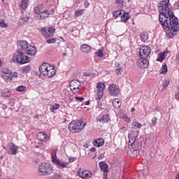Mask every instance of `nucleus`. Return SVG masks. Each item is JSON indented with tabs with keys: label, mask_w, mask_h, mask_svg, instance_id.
Wrapping results in <instances>:
<instances>
[{
	"label": "nucleus",
	"mask_w": 179,
	"mask_h": 179,
	"mask_svg": "<svg viewBox=\"0 0 179 179\" xmlns=\"http://www.w3.org/2000/svg\"><path fill=\"white\" fill-rule=\"evenodd\" d=\"M39 72L41 76L50 79V78L55 76V73H57V70H55V67H54V66L50 65L48 63H43L39 67Z\"/></svg>",
	"instance_id": "2"
},
{
	"label": "nucleus",
	"mask_w": 179,
	"mask_h": 179,
	"mask_svg": "<svg viewBox=\"0 0 179 179\" xmlns=\"http://www.w3.org/2000/svg\"><path fill=\"white\" fill-rule=\"evenodd\" d=\"M169 85H170V80H165L162 84L163 88L167 89V87H169Z\"/></svg>",
	"instance_id": "44"
},
{
	"label": "nucleus",
	"mask_w": 179,
	"mask_h": 179,
	"mask_svg": "<svg viewBox=\"0 0 179 179\" xmlns=\"http://www.w3.org/2000/svg\"><path fill=\"white\" fill-rule=\"evenodd\" d=\"M120 130L123 131L124 132H127V127H120Z\"/></svg>",
	"instance_id": "53"
},
{
	"label": "nucleus",
	"mask_w": 179,
	"mask_h": 179,
	"mask_svg": "<svg viewBox=\"0 0 179 179\" xmlns=\"http://www.w3.org/2000/svg\"><path fill=\"white\" fill-rule=\"evenodd\" d=\"M0 27H2L3 29H6V27H8V24L5 23V21L3 20L0 19Z\"/></svg>",
	"instance_id": "41"
},
{
	"label": "nucleus",
	"mask_w": 179,
	"mask_h": 179,
	"mask_svg": "<svg viewBox=\"0 0 179 179\" xmlns=\"http://www.w3.org/2000/svg\"><path fill=\"white\" fill-rule=\"evenodd\" d=\"M121 100L118 98H115L113 101V106L115 108H120L121 107Z\"/></svg>",
	"instance_id": "28"
},
{
	"label": "nucleus",
	"mask_w": 179,
	"mask_h": 179,
	"mask_svg": "<svg viewBox=\"0 0 179 179\" xmlns=\"http://www.w3.org/2000/svg\"><path fill=\"white\" fill-rule=\"evenodd\" d=\"M76 101H78V103H82V101H85V98L80 97V96H76Z\"/></svg>",
	"instance_id": "46"
},
{
	"label": "nucleus",
	"mask_w": 179,
	"mask_h": 179,
	"mask_svg": "<svg viewBox=\"0 0 179 179\" xmlns=\"http://www.w3.org/2000/svg\"><path fill=\"white\" fill-rule=\"evenodd\" d=\"M121 22L127 23L129 20V13H125V10H122V14L120 16Z\"/></svg>",
	"instance_id": "24"
},
{
	"label": "nucleus",
	"mask_w": 179,
	"mask_h": 179,
	"mask_svg": "<svg viewBox=\"0 0 179 179\" xmlns=\"http://www.w3.org/2000/svg\"><path fill=\"white\" fill-rule=\"evenodd\" d=\"M84 5L86 8H87V6H89V1H85Z\"/></svg>",
	"instance_id": "55"
},
{
	"label": "nucleus",
	"mask_w": 179,
	"mask_h": 179,
	"mask_svg": "<svg viewBox=\"0 0 179 179\" xmlns=\"http://www.w3.org/2000/svg\"><path fill=\"white\" fill-rule=\"evenodd\" d=\"M17 45H20V48H22L23 51H27V48H29V46L30 45L27 44V41H19Z\"/></svg>",
	"instance_id": "22"
},
{
	"label": "nucleus",
	"mask_w": 179,
	"mask_h": 179,
	"mask_svg": "<svg viewBox=\"0 0 179 179\" xmlns=\"http://www.w3.org/2000/svg\"><path fill=\"white\" fill-rule=\"evenodd\" d=\"M176 100H178V101H179V91L176 94Z\"/></svg>",
	"instance_id": "51"
},
{
	"label": "nucleus",
	"mask_w": 179,
	"mask_h": 179,
	"mask_svg": "<svg viewBox=\"0 0 179 179\" xmlns=\"http://www.w3.org/2000/svg\"><path fill=\"white\" fill-rule=\"evenodd\" d=\"M164 57H165L164 53L159 54V57L157 59V61H158L159 62H163V61H164L166 58Z\"/></svg>",
	"instance_id": "36"
},
{
	"label": "nucleus",
	"mask_w": 179,
	"mask_h": 179,
	"mask_svg": "<svg viewBox=\"0 0 179 179\" xmlns=\"http://www.w3.org/2000/svg\"><path fill=\"white\" fill-rule=\"evenodd\" d=\"M122 67H119L118 69H115V73L117 76L122 75Z\"/></svg>",
	"instance_id": "45"
},
{
	"label": "nucleus",
	"mask_w": 179,
	"mask_h": 179,
	"mask_svg": "<svg viewBox=\"0 0 179 179\" xmlns=\"http://www.w3.org/2000/svg\"><path fill=\"white\" fill-rule=\"evenodd\" d=\"M140 38L143 43H146L148 38H149V35H148L147 32H142L140 34Z\"/></svg>",
	"instance_id": "29"
},
{
	"label": "nucleus",
	"mask_w": 179,
	"mask_h": 179,
	"mask_svg": "<svg viewBox=\"0 0 179 179\" xmlns=\"http://www.w3.org/2000/svg\"><path fill=\"white\" fill-rule=\"evenodd\" d=\"M97 121L99 122H101L102 124H107L110 121V115H103L101 119H98Z\"/></svg>",
	"instance_id": "26"
},
{
	"label": "nucleus",
	"mask_w": 179,
	"mask_h": 179,
	"mask_svg": "<svg viewBox=\"0 0 179 179\" xmlns=\"http://www.w3.org/2000/svg\"><path fill=\"white\" fill-rule=\"evenodd\" d=\"M170 0H162L158 3V10L159 13V20L164 30H169V27H172L173 31H178V19L174 15V13L169 7Z\"/></svg>",
	"instance_id": "1"
},
{
	"label": "nucleus",
	"mask_w": 179,
	"mask_h": 179,
	"mask_svg": "<svg viewBox=\"0 0 179 179\" xmlns=\"http://www.w3.org/2000/svg\"><path fill=\"white\" fill-rule=\"evenodd\" d=\"M137 66L141 68V69H146L149 66V60L148 58L141 57L137 61Z\"/></svg>",
	"instance_id": "14"
},
{
	"label": "nucleus",
	"mask_w": 179,
	"mask_h": 179,
	"mask_svg": "<svg viewBox=\"0 0 179 179\" xmlns=\"http://www.w3.org/2000/svg\"><path fill=\"white\" fill-rule=\"evenodd\" d=\"M131 146L133 150L136 151V150H139V149L142 148V143L136 141L134 144H133V145H131Z\"/></svg>",
	"instance_id": "30"
},
{
	"label": "nucleus",
	"mask_w": 179,
	"mask_h": 179,
	"mask_svg": "<svg viewBox=\"0 0 179 179\" xmlns=\"http://www.w3.org/2000/svg\"><path fill=\"white\" fill-rule=\"evenodd\" d=\"M108 92L110 96H120L121 91L115 84H110L108 87Z\"/></svg>",
	"instance_id": "12"
},
{
	"label": "nucleus",
	"mask_w": 179,
	"mask_h": 179,
	"mask_svg": "<svg viewBox=\"0 0 179 179\" xmlns=\"http://www.w3.org/2000/svg\"><path fill=\"white\" fill-rule=\"evenodd\" d=\"M17 76H18V74H17V72H14V73L12 74L13 78H17Z\"/></svg>",
	"instance_id": "52"
},
{
	"label": "nucleus",
	"mask_w": 179,
	"mask_h": 179,
	"mask_svg": "<svg viewBox=\"0 0 179 179\" xmlns=\"http://www.w3.org/2000/svg\"><path fill=\"white\" fill-rule=\"evenodd\" d=\"M78 174L83 179H90L93 177V173L89 170H82L80 169L78 171Z\"/></svg>",
	"instance_id": "13"
},
{
	"label": "nucleus",
	"mask_w": 179,
	"mask_h": 179,
	"mask_svg": "<svg viewBox=\"0 0 179 179\" xmlns=\"http://www.w3.org/2000/svg\"><path fill=\"white\" fill-rule=\"evenodd\" d=\"M80 50L82 52H84L85 54H89L90 51H92V47L87 44H83L80 47Z\"/></svg>",
	"instance_id": "19"
},
{
	"label": "nucleus",
	"mask_w": 179,
	"mask_h": 179,
	"mask_svg": "<svg viewBox=\"0 0 179 179\" xmlns=\"http://www.w3.org/2000/svg\"><path fill=\"white\" fill-rule=\"evenodd\" d=\"M1 76L5 82H10L13 79L12 71L8 69H3L1 71Z\"/></svg>",
	"instance_id": "10"
},
{
	"label": "nucleus",
	"mask_w": 179,
	"mask_h": 179,
	"mask_svg": "<svg viewBox=\"0 0 179 179\" xmlns=\"http://www.w3.org/2000/svg\"><path fill=\"white\" fill-rule=\"evenodd\" d=\"M99 159H104V152L100 154Z\"/></svg>",
	"instance_id": "54"
},
{
	"label": "nucleus",
	"mask_w": 179,
	"mask_h": 179,
	"mask_svg": "<svg viewBox=\"0 0 179 179\" xmlns=\"http://www.w3.org/2000/svg\"><path fill=\"white\" fill-rule=\"evenodd\" d=\"M1 65H2V63L1 62V60H0V66H1Z\"/></svg>",
	"instance_id": "62"
},
{
	"label": "nucleus",
	"mask_w": 179,
	"mask_h": 179,
	"mask_svg": "<svg viewBox=\"0 0 179 179\" xmlns=\"http://www.w3.org/2000/svg\"><path fill=\"white\" fill-rule=\"evenodd\" d=\"M115 3L119 9H121L124 6V0H116Z\"/></svg>",
	"instance_id": "37"
},
{
	"label": "nucleus",
	"mask_w": 179,
	"mask_h": 179,
	"mask_svg": "<svg viewBox=\"0 0 179 179\" xmlns=\"http://www.w3.org/2000/svg\"><path fill=\"white\" fill-rule=\"evenodd\" d=\"M82 124H83V122H82L80 120H73L71 122L68 127L69 131L72 132V134H78L79 132H82L85 127H86V123H84L83 125Z\"/></svg>",
	"instance_id": "4"
},
{
	"label": "nucleus",
	"mask_w": 179,
	"mask_h": 179,
	"mask_svg": "<svg viewBox=\"0 0 179 179\" xmlns=\"http://www.w3.org/2000/svg\"><path fill=\"white\" fill-rule=\"evenodd\" d=\"M22 73H29L30 72V66H24L22 69Z\"/></svg>",
	"instance_id": "39"
},
{
	"label": "nucleus",
	"mask_w": 179,
	"mask_h": 179,
	"mask_svg": "<svg viewBox=\"0 0 179 179\" xmlns=\"http://www.w3.org/2000/svg\"><path fill=\"white\" fill-rule=\"evenodd\" d=\"M44 10V6L39 4L34 8V12L36 15H40Z\"/></svg>",
	"instance_id": "23"
},
{
	"label": "nucleus",
	"mask_w": 179,
	"mask_h": 179,
	"mask_svg": "<svg viewBox=\"0 0 179 179\" xmlns=\"http://www.w3.org/2000/svg\"><path fill=\"white\" fill-rule=\"evenodd\" d=\"M0 176H1V171H0Z\"/></svg>",
	"instance_id": "63"
},
{
	"label": "nucleus",
	"mask_w": 179,
	"mask_h": 179,
	"mask_svg": "<svg viewBox=\"0 0 179 179\" xmlns=\"http://www.w3.org/2000/svg\"><path fill=\"white\" fill-rule=\"evenodd\" d=\"M75 15L76 16H82L83 15V10L76 11Z\"/></svg>",
	"instance_id": "48"
},
{
	"label": "nucleus",
	"mask_w": 179,
	"mask_h": 179,
	"mask_svg": "<svg viewBox=\"0 0 179 179\" xmlns=\"http://www.w3.org/2000/svg\"><path fill=\"white\" fill-rule=\"evenodd\" d=\"M122 10H115L113 12V17H120V16L121 17V15H122Z\"/></svg>",
	"instance_id": "33"
},
{
	"label": "nucleus",
	"mask_w": 179,
	"mask_h": 179,
	"mask_svg": "<svg viewBox=\"0 0 179 179\" xmlns=\"http://www.w3.org/2000/svg\"><path fill=\"white\" fill-rule=\"evenodd\" d=\"M8 147L7 153L8 155H16L17 153V146L15 145V144L11 143L8 144Z\"/></svg>",
	"instance_id": "16"
},
{
	"label": "nucleus",
	"mask_w": 179,
	"mask_h": 179,
	"mask_svg": "<svg viewBox=\"0 0 179 179\" xmlns=\"http://www.w3.org/2000/svg\"><path fill=\"white\" fill-rule=\"evenodd\" d=\"M37 138L38 141H41V142H47V141L49 139L48 135L43 132H39L37 134Z\"/></svg>",
	"instance_id": "18"
},
{
	"label": "nucleus",
	"mask_w": 179,
	"mask_h": 179,
	"mask_svg": "<svg viewBox=\"0 0 179 179\" xmlns=\"http://www.w3.org/2000/svg\"><path fill=\"white\" fill-rule=\"evenodd\" d=\"M53 171L54 167L50 163L43 162L38 167L39 176H50Z\"/></svg>",
	"instance_id": "5"
},
{
	"label": "nucleus",
	"mask_w": 179,
	"mask_h": 179,
	"mask_svg": "<svg viewBox=\"0 0 179 179\" xmlns=\"http://www.w3.org/2000/svg\"><path fill=\"white\" fill-rule=\"evenodd\" d=\"M150 47L149 46H142L139 50V55L143 58H148L149 55H150Z\"/></svg>",
	"instance_id": "11"
},
{
	"label": "nucleus",
	"mask_w": 179,
	"mask_h": 179,
	"mask_svg": "<svg viewBox=\"0 0 179 179\" xmlns=\"http://www.w3.org/2000/svg\"><path fill=\"white\" fill-rule=\"evenodd\" d=\"M46 43H47L48 44H55V43H57V38H51V39H48V40L46 41Z\"/></svg>",
	"instance_id": "42"
},
{
	"label": "nucleus",
	"mask_w": 179,
	"mask_h": 179,
	"mask_svg": "<svg viewBox=\"0 0 179 179\" xmlns=\"http://www.w3.org/2000/svg\"><path fill=\"white\" fill-rule=\"evenodd\" d=\"M40 33L45 38H50V37H54L55 28L52 26L42 27L40 29Z\"/></svg>",
	"instance_id": "6"
},
{
	"label": "nucleus",
	"mask_w": 179,
	"mask_h": 179,
	"mask_svg": "<svg viewBox=\"0 0 179 179\" xmlns=\"http://www.w3.org/2000/svg\"><path fill=\"white\" fill-rule=\"evenodd\" d=\"M54 178H59V176H58V175L55 176Z\"/></svg>",
	"instance_id": "59"
},
{
	"label": "nucleus",
	"mask_w": 179,
	"mask_h": 179,
	"mask_svg": "<svg viewBox=\"0 0 179 179\" xmlns=\"http://www.w3.org/2000/svg\"><path fill=\"white\" fill-rule=\"evenodd\" d=\"M10 94H12V92H10V90L4 89L2 91V96H3V97H10Z\"/></svg>",
	"instance_id": "31"
},
{
	"label": "nucleus",
	"mask_w": 179,
	"mask_h": 179,
	"mask_svg": "<svg viewBox=\"0 0 179 179\" xmlns=\"http://www.w3.org/2000/svg\"><path fill=\"white\" fill-rule=\"evenodd\" d=\"M85 106H89V104H90V101H87L85 102Z\"/></svg>",
	"instance_id": "56"
},
{
	"label": "nucleus",
	"mask_w": 179,
	"mask_h": 179,
	"mask_svg": "<svg viewBox=\"0 0 179 179\" xmlns=\"http://www.w3.org/2000/svg\"><path fill=\"white\" fill-rule=\"evenodd\" d=\"M132 125H134V127H136V128H138V129H141V128H142V124H141L138 122L134 121L132 122Z\"/></svg>",
	"instance_id": "43"
},
{
	"label": "nucleus",
	"mask_w": 179,
	"mask_h": 179,
	"mask_svg": "<svg viewBox=\"0 0 179 179\" xmlns=\"http://www.w3.org/2000/svg\"><path fill=\"white\" fill-rule=\"evenodd\" d=\"M122 120H124V121H125L126 122H131V119L129 117H128V116L123 115L122 116Z\"/></svg>",
	"instance_id": "47"
},
{
	"label": "nucleus",
	"mask_w": 179,
	"mask_h": 179,
	"mask_svg": "<svg viewBox=\"0 0 179 179\" xmlns=\"http://www.w3.org/2000/svg\"><path fill=\"white\" fill-rule=\"evenodd\" d=\"M50 15H51V13H50V11H48V10H43V12L39 14V20H45V19H47L50 16Z\"/></svg>",
	"instance_id": "20"
},
{
	"label": "nucleus",
	"mask_w": 179,
	"mask_h": 179,
	"mask_svg": "<svg viewBox=\"0 0 179 179\" xmlns=\"http://www.w3.org/2000/svg\"><path fill=\"white\" fill-rule=\"evenodd\" d=\"M27 5H29V0H22L20 7L22 9H27Z\"/></svg>",
	"instance_id": "32"
},
{
	"label": "nucleus",
	"mask_w": 179,
	"mask_h": 179,
	"mask_svg": "<svg viewBox=\"0 0 179 179\" xmlns=\"http://www.w3.org/2000/svg\"><path fill=\"white\" fill-rule=\"evenodd\" d=\"M175 179H179V173L176 176Z\"/></svg>",
	"instance_id": "58"
},
{
	"label": "nucleus",
	"mask_w": 179,
	"mask_h": 179,
	"mask_svg": "<svg viewBox=\"0 0 179 179\" xmlns=\"http://www.w3.org/2000/svg\"><path fill=\"white\" fill-rule=\"evenodd\" d=\"M51 159H52V163H54V164H56V166H57L59 169H65V167L68 166L67 163L61 162L59 161V159L57 158V152L55 151H53L51 153Z\"/></svg>",
	"instance_id": "9"
},
{
	"label": "nucleus",
	"mask_w": 179,
	"mask_h": 179,
	"mask_svg": "<svg viewBox=\"0 0 179 179\" xmlns=\"http://www.w3.org/2000/svg\"><path fill=\"white\" fill-rule=\"evenodd\" d=\"M131 111V113H133V111H135V108H132Z\"/></svg>",
	"instance_id": "60"
},
{
	"label": "nucleus",
	"mask_w": 179,
	"mask_h": 179,
	"mask_svg": "<svg viewBox=\"0 0 179 179\" xmlns=\"http://www.w3.org/2000/svg\"><path fill=\"white\" fill-rule=\"evenodd\" d=\"M21 20L22 22H27V20H29V17H27V15H23L21 17Z\"/></svg>",
	"instance_id": "49"
},
{
	"label": "nucleus",
	"mask_w": 179,
	"mask_h": 179,
	"mask_svg": "<svg viewBox=\"0 0 179 179\" xmlns=\"http://www.w3.org/2000/svg\"><path fill=\"white\" fill-rule=\"evenodd\" d=\"M136 137H137V135L134 132L129 134V142H128L129 146H134V145L136 142Z\"/></svg>",
	"instance_id": "17"
},
{
	"label": "nucleus",
	"mask_w": 179,
	"mask_h": 179,
	"mask_svg": "<svg viewBox=\"0 0 179 179\" xmlns=\"http://www.w3.org/2000/svg\"><path fill=\"white\" fill-rule=\"evenodd\" d=\"M12 61L20 64V65H23L24 64H28L31 59L26 55H24L22 51L17 50L12 57Z\"/></svg>",
	"instance_id": "3"
},
{
	"label": "nucleus",
	"mask_w": 179,
	"mask_h": 179,
	"mask_svg": "<svg viewBox=\"0 0 179 179\" xmlns=\"http://www.w3.org/2000/svg\"><path fill=\"white\" fill-rule=\"evenodd\" d=\"M96 96L95 97L96 100H101L103 96H104V90L106 89V84L104 83L99 82L96 85Z\"/></svg>",
	"instance_id": "8"
},
{
	"label": "nucleus",
	"mask_w": 179,
	"mask_h": 179,
	"mask_svg": "<svg viewBox=\"0 0 179 179\" xmlns=\"http://www.w3.org/2000/svg\"><path fill=\"white\" fill-rule=\"evenodd\" d=\"M94 146H96V148H100V146H103L104 145V139L99 138L97 140H94L93 141Z\"/></svg>",
	"instance_id": "27"
},
{
	"label": "nucleus",
	"mask_w": 179,
	"mask_h": 179,
	"mask_svg": "<svg viewBox=\"0 0 179 179\" xmlns=\"http://www.w3.org/2000/svg\"><path fill=\"white\" fill-rule=\"evenodd\" d=\"M164 31H165V33L166 34V37L168 38H173L174 37V34L173 33V31H174L173 30L172 27H168L167 31H166V29H164Z\"/></svg>",
	"instance_id": "25"
},
{
	"label": "nucleus",
	"mask_w": 179,
	"mask_h": 179,
	"mask_svg": "<svg viewBox=\"0 0 179 179\" xmlns=\"http://www.w3.org/2000/svg\"><path fill=\"white\" fill-rule=\"evenodd\" d=\"M16 92H26V86L20 85L16 88Z\"/></svg>",
	"instance_id": "40"
},
{
	"label": "nucleus",
	"mask_w": 179,
	"mask_h": 179,
	"mask_svg": "<svg viewBox=\"0 0 179 179\" xmlns=\"http://www.w3.org/2000/svg\"><path fill=\"white\" fill-rule=\"evenodd\" d=\"M90 152H96V148H92L90 149Z\"/></svg>",
	"instance_id": "57"
},
{
	"label": "nucleus",
	"mask_w": 179,
	"mask_h": 179,
	"mask_svg": "<svg viewBox=\"0 0 179 179\" xmlns=\"http://www.w3.org/2000/svg\"><path fill=\"white\" fill-rule=\"evenodd\" d=\"M82 84L78 80H73L70 82V90L74 94H78L80 92Z\"/></svg>",
	"instance_id": "7"
},
{
	"label": "nucleus",
	"mask_w": 179,
	"mask_h": 179,
	"mask_svg": "<svg viewBox=\"0 0 179 179\" xmlns=\"http://www.w3.org/2000/svg\"><path fill=\"white\" fill-rule=\"evenodd\" d=\"M99 167L101 171H103V179H108L107 177V173H108V164H106L104 162H100Z\"/></svg>",
	"instance_id": "15"
},
{
	"label": "nucleus",
	"mask_w": 179,
	"mask_h": 179,
	"mask_svg": "<svg viewBox=\"0 0 179 179\" xmlns=\"http://www.w3.org/2000/svg\"><path fill=\"white\" fill-rule=\"evenodd\" d=\"M26 52L29 55H36V53L37 52V48L34 45H29Z\"/></svg>",
	"instance_id": "21"
},
{
	"label": "nucleus",
	"mask_w": 179,
	"mask_h": 179,
	"mask_svg": "<svg viewBox=\"0 0 179 179\" xmlns=\"http://www.w3.org/2000/svg\"><path fill=\"white\" fill-rule=\"evenodd\" d=\"M157 121V117H153L152 119V124L154 127H156Z\"/></svg>",
	"instance_id": "50"
},
{
	"label": "nucleus",
	"mask_w": 179,
	"mask_h": 179,
	"mask_svg": "<svg viewBox=\"0 0 179 179\" xmlns=\"http://www.w3.org/2000/svg\"><path fill=\"white\" fill-rule=\"evenodd\" d=\"M59 108V104L55 103V104L50 106V113H54L55 111V110H58Z\"/></svg>",
	"instance_id": "34"
},
{
	"label": "nucleus",
	"mask_w": 179,
	"mask_h": 179,
	"mask_svg": "<svg viewBox=\"0 0 179 179\" xmlns=\"http://www.w3.org/2000/svg\"><path fill=\"white\" fill-rule=\"evenodd\" d=\"M53 13H54V10H52V13H51V15H53Z\"/></svg>",
	"instance_id": "61"
},
{
	"label": "nucleus",
	"mask_w": 179,
	"mask_h": 179,
	"mask_svg": "<svg viewBox=\"0 0 179 179\" xmlns=\"http://www.w3.org/2000/svg\"><path fill=\"white\" fill-rule=\"evenodd\" d=\"M104 49H99L98 51L95 52V55L96 57H99V58H103L104 57Z\"/></svg>",
	"instance_id": "35"
},
{
	"label": "nucleus",
	"mask_w": 179,
	"mask_h": 179,
	"mask_svg": "<svg viewBox=\"0 0 179 179\" xmlns=\"http://www.w3.org/2000/svg\"><path fill=\"white\" fill-rule=\"evenodd\" d=\"M167 73V64H164L160 70V73L164 75Z\"/></svg>",
	"instance_id": "38"
}]
</instances>
